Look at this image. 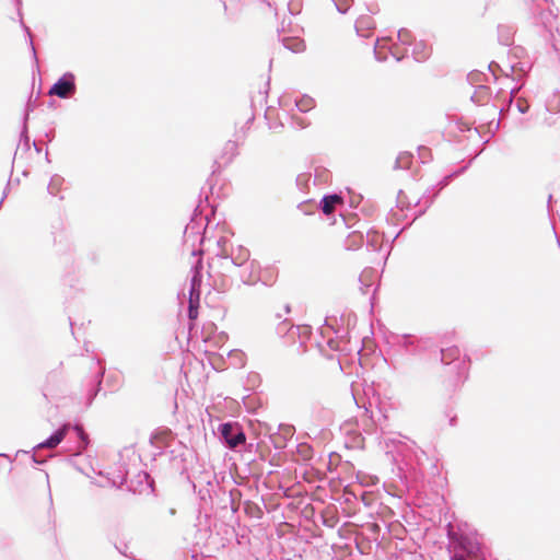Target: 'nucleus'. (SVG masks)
<instances>
[{"mask_svg":"<svg viewBox=\"0 0 560 560\" xmlns=\"http://www.w3.org/2000/svg\"><path fill=\"white\" fill-rule=\"evenodd\" d=\"M221 434L231 448L236 447L246 440L244 432L232 423L222 424Z\"/></svg>","mask_w":560,"mask_h":560,"instance_id":"1","label":"nucleus"},{"mask_svg":"<svg viewBox=\"0 0 560 560\" xmlns=\"http://www.w3.org/2000/svg\"><path fill=\"white\" fill-rule=\"evenodd\" d=\"M75 91V84L72 77L59 79L49 90L50 95H57L66 98L72 95Z\"/></svg>","mask_w":560,"mask_h":560,"instance_id":"2","label":"nucleus"},{"mask_svg":"<svg viewBox=\"0 0 560 560\" xmlns=\"http://www.w3.org/2000/svg\"><path fill=\"white\" fill-rule=\"evenodd\" d=\"M343 200L338 195L326 196L323 199L322 210L325 214H330L335 211L336 206L342 205Z\"/></svg>","mask_w":560,"mask_h":560,"instance_id":"3","label":"nucleus"},{"mask_svg":"<svg viewBox=\"0 0 560 560\" xmlns=\"http://www.w3.org/2000/svg\"><path fill=\"white\" fill-rule=\"evenodd\" d=\"M66 432H67V425H63L54 435H51L47 441L38 444V447H40V448L56 447L63 440Z\"/></svg>","mask_w":560,"mask_h":560,"instance_id":"4","label":"nucleus"},{"mask_svg":"<svg viewBox=\"0 0 560 560\" xmlns=\"http://www.w3.org/2000/svg\"><path fill=\"white\" fill-rule=\"evenodd\" d=\"M195 290L192 289L189 298V307H188V317L194 320L198 317V306H199V292L196 293V298H194Z\"/></svg>","mask_w":560,"mask_h":560,"instance_id":"5","label":"nucleus"},{"mask_svg":"<svg viewBox=\"0 0 560 560\" xmlns=\"http://www.w3.org/2000/svg\"><path fill=\"white\" fill-rule=\"evenodd\" d=\"M224 154L221 155V159L224 160L225 163H229L232 161V159L236 155L237 153V144L236 142L234 141H228L225 144H224Z\"/></svg>","mask_w":560,"mask_h":560,"instance_id":"6","label":"nucleus"},{"mask_svg":"<svg viewBox=\"0 0 560 560\" xmlns=\"http://www.w3.org/2000/svg\"><path fill=\"white\" fill-rule=\"evenodd\" d=\"M171 430L168 429H165V430H162L160 432H156L152 439H151V442L155 445H166L171 439Z\"/></svg>","mask_w":560,"mask_h":560,"instance_id":"7","label":"nucleus"},{"mask_svg":"<svg viewBox=\"0 0 560 560\" xmlns=\"http://www.w3.org/2000/svg\"><path fill=\"white\" fill-rule=\"evenodd\" d=\"M459 357V349L457 347H450L442 349V361L450 364L452 361Z\"/></svg>","mask_w":560,"mask_h":560,"instance_id":"8","label":"nucleus"},{"mask_svg":"<svg viewBox=\"0 0 560 560\" xmlns=\"http://www.w3.org/2000/svg\"><path fill=\"white\" fill-rule=\"evenodd\" d=\"M300 452L305 456V457H311V447L306 444H302L300 445Z\"/></svg>","mask_w":560,"mask_h":560,"instance_id":"9","label":"nucleus"},{"mask_svg":"<svg viewBox=\"0 0 560 560\" xmlns=\"http://www.w3.org/2000/svg\"><path fill=\"white\" fill-rule=\"evenodd\" d=\"M77 430L79 431L80 433V436L83 439L84 438V432L81 428H77Z\"/></svg>","mask_w":560,"mask_h":560,"instance_id":"10","label":"nucleus"},{"mask_svg":"<svg viewBox=\"0 0 560 560\" xmlns=\"http://www.w3.org/2000/svg\"><path fill=\"white\" fill-rule=\"evenodd\" d=\"M453 560H465V559L462 557H455V558H453Z\"/></svg>","mask_w":560,"mask_h":560,"instance_id":"11","label":"nucleus"}]
</instances>
